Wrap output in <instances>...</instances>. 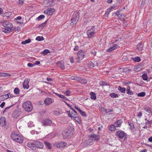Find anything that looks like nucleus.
I'll list each match as a JSON object with an SVG mask.
<instances>
[{"label":"nucleus","mask_w":152,"mask_h":152,"mask_svg":"<svg viewBox=\"0 0 152 152\" xmlns=\"http://www.w3.org/2000/svg\"><path fill=\"white\" fill-rule=\"evenodd\" d=\"M144 110L147 112L149 113L151 111L150 109L147 108H145L144 109Z\"/></svg>","instance_id":"nucleus-56"},{"label":"nucleus","mask_w":152,"mask_h":152,"mask_svg":"<svg viewBox=\"0 0 152 152\" xmlns=\"http://www.w3.org/2000/svg\"><path fill=\"white\" fill-rule=\"evenodd\" d=\"M23 141V138L20 135H19L18 137L17 138V139L15 141L19 143H22Z\"/></svg>","instance_id":"nucleus-20"},{"label":"nucleus","mask_w":152,"mask_h":152,"mask_svg":"<svg viewBox=\"0 0 152 152\" xmlns=\"http://www.w3.org/2000/svg\"><path fill=\"white\" fill-rule=\"evenodd\" d=\"M130 130L133 134H136L137 133L138 131L136 128H134V127L133 129H131Z\"/></svg>","instance_id":"nucleus-37"},{"label":"nucleus","mask_w":152,"mask_h":152,"mask_svg":"<svg viewBox=\"0 0 152 152\" xmlns=\"http://www.w3.org/2000/svg\"><path fill=\"white\" fill-rule=\"evenodd\" d=\"M45 143L49 149L51 148V145L50 143L47 142H45Z\"/></svg>","instance_id":"nucleus-47"},{"label":"nucleus","mask_w":152,"mask_h":152,"mask_svg":"<svg viewBox=\"0 0 152 152\" xmlns=\"http://www.w3.org/2000/svg\"><path fill=\"white\" fill-rule=\"evenodd\" d=\"M80 113L81 114V115L83 116H86V113L84 112L82 110L80 112Z\"/></svg>","instance_id":"nucleus-52"},{"label":"nucleus","mask_w":152,"mask_h":152,"mask_svg":"<svg viewBox=\"0 0 152 152\" xmlns=\"http://www.w3.org/2000/svg\"><path fill=\"white\" fill-rule=\"evenodd\" d=\"M22 106L24 109L27 112H29L31 111L33 108L32 103L28 101L23 103Z\"/></svg>","instance_id":"nucleus-2"},{"label":"nucleus","mask_w":152,"mask_h":152,"mask_svg":"<svg viewBox=\"0 0 152 152\" xmlns=\"http://www.w3.org/2000/svg\"><path fill=\"white\" fill-rule=\"evenodd\" d=\"M27 145L28 147L34 150L35 148V142L34 143H28Z\"/></svg>","instance_id":"nucleus-22"},{"label":"nucleus","mask_w":152,"mask_h":152,"mask_svg":"<svg viewBox=\"0 0 152 152\" xmlns=\"http://www.w3.org/2000/svg\"><path fill=\"white\" fill-rule=\"evenodd\" d=\"M77 58L79 61H80L83 59L84 57L85 53L82 50H80L77 53Z\"/></svg>","instance_id":"nucleus-6"},{"label":"nucleus","mask_w":152,"mask_h":152,"mask_svg":"<svg viewBox=\"0 0 152 152\" xmlns=\"http://www.w3.org/2000/svg\"><path fill=\"white\" fill-rule=\"evenodd\" d=\"M28 66L30 67H32L34 66V64L30 63H28L27 64Z\"/></svg>","instance_id":"nucleus-57"},{"label":"nucleus","mask_w":152,"mask_h":152,"mask_svg":"<svg viewBox=\"0 0 152 152\" xmlns=\"http://www.w3.org/2000/svg\"><path fill=\"white\" fill-rule=\"evenodd\" d=\"M71 129V128H68L67 129L62 131V133L64 138L66 139L69 137Z\"/></svg>","instance_id":"nucleus-3"},{"label":"nucleus","mask_w":152,"mask_h":152,"mask_svg":"<svg viewBox=\"0 0 152 152\" xmlns=\"http://www.w3.org/2000/svg\"><path fill=\"white\" fill-rule=\"evenodd\" d=\"M12 106H12H10L9 107H6L5 109L4 110V112H6L8 109H9L10 107H11Z\"/></svg>","instance_id":"nucleus-62"},{"label":"nucleus","mask_w":152,"mask_h":152,"mask_svg":"<svg viewBox=\"0 0 152 152\" xmlns=\"http://www.w3.org/2000/svg\"><path fill=\"white\" fill-rule=\"evenodd\" d=\"M142 77L143 79L144 80H147L148 78L147 75L146 74H143L142 75Z\"/></svg>","instance_id":"nucleus-45"},{"label":"nucleus","mask_w":152,"mask_h":152,"mask_svg":"<svg viewBox=\"0 0 152 152\" xmlns=\"http://www.w3.org/2000/svg\"><path fill=\"white\" fill-rule=\"evenodd\" d=\"M145 120L146 121L145 124L146 125H149L151 124V122L150 121H149L147 119V118L145 119Z\"/></svg>","instance_id":"nucleus-53"},{"label":"nucleus","mask_w":152,"mask_h":152,"mask_svg":"<svg viewBox=\"0 0 152 152\" xmlns=\"http://www.w3.org/2000/svg\"><path fill=\"white\" fill-rule=\"evenodd\" d=\"M71 93L69 91V90H67L65 91L64 94L67 96H69L70 95V93Z\"/></svg>","instance_id":"nucleus-48"},{"label":"nucleus","mask_w":152,"mask_h":152,"mask_svg":"<svg viewBox=\"0 0 152 152\" xmlns=\"http://www.w3.org/2000/svg\"><path fill=\"white\" fill-rule=\"evenodd\" d=\"M51 123V121L48 119L45 120L43 121V124L44 126L50 125Z\"/></svg>","instance_id":"nucleus-17"},{"label":"nucleus","mask_w":152,"mask_h":152,"mask_svg":"<svg viewBox=\"0 0 152 152\" xmlns=\"http://www.w3.org/2000/svg\"><path fill=\"white\" fill-rule=\"evenodd\" d=\"M67 145V144L65 142H60L59 143H56L54 145L56 147L58 148H62L65 147Z\"/></svg>","instance_id":"nucleus-9"},{"label":"nucleus","mask_w":152,"mask_h":152,"mask_svg":"<svg viewBox=\"0 0 152 152\" xmlns=\"http://www.w3.org/2000/svg\"><path fill=\"white\" fill-rule=\"evenodd\" d=\"M0 98L3 99H7L9 98V94H7L0 96Z\"/></svg>","instance_id":"nucleus-32"},{"label":"nucleus","mask_w":152,"mask_h":152,"mask_svg":"<svg viewBox=\"0 0 152 152\" xmlns=\"http://www.w3.org/2000/svg\"><path fill=\"white\" fill-rule=\"evenodd\" d=\"M67 113L68 114V116L70 117L71 118L75 117L77 115V112L74 109H73V111L71 113L70 111H67Z\"/></svg>","instance_id":"nucleus-7"},{"label":"nucleus","mask_w":152,"mask_h":152,"mask_svg":"<svg viewBox=\"0 0 152 152\" xmlns=\"http://www.w3.org/2000/svg\"><path fill=\"white\" fill-rule=\"evenodd\" d=\"M117 45L116 44H114L113 47L110 48L107 50V52H110L113 51L117 49Z\"/></svg>","instance_id":"nucleus-18"},{"label":"nucleus","mask_w":152,"mask_h":152,"mask_svg":"<svg viewBox=\"0 0 152 152\" xmlns=\"http://www.w3.org/2000/svg\"><path fill=\"white\" fill-rule=\"evenodd\" d=\"M121 11V10H118L116 12L115 14L120 20H124V18L126 16L123 14L120 13V12Z\"/></svg>","instance_id":"nucleus-8"},{"label":"nucleus","mask_w":152,"mask_h":152,"mask_svg":"<svg viewBox=\"0 0 152 152\" xmlns=\"http://www.w3.org/2000/svg\"><path fill=\"white\" fill-rule=\"evenodd\" d=\"M133 60L135 62H139L141 61V59L139 57L137 56L133 58Z\"/></svg>","instance_id":"nucleus-31"},{"label":"nucleus","mask_w":152,"mask_h":152,"mask_svg":"<svg viewBox=\"0 0 152 152\" xmlns=\"http://www.w3.org/2000/svg\"><path fill=\"white\" fill-rule=\"evenodd\" d=\"M80 18L79 13L77 12H75L74 13V15L72 18L71 20L72 23H76L78 21Z\"/></svg>","instance_id":"nucleus-4"},{"label":"nucleus","mask_w":152,"mask_h":152,"mask_svg":"<svg viewBox=\"0 0 152 152\" xmlns=\"http://www.w3.org/2000/svg\"><path fill=\"white\" fill-rule=\"evenodd\" d=\"M19 1V2L18 3L19 5L20 6L22 5L23 4V2L22 0H18Z\"/></svg>","instance_id":"nucleus-54"},{"label":"nucleus","mask_w":152,"mask_h":152,"mask_svg":"<svg viewBox=\"0 0 152 152\" xmlns=\"http://www.w3.org/2000/svg\"><path fill=\"white\" fill-rule=\"evenodd\" d=\"M10 75L8 73H1V76H4V77H8Z\"/></svg>","instance_id":"nucleus-44"},{"label":"nucleus","mask_w":152,"mask_h":152,"mask_svg":"<svg viewBox=\"0 0 152 152\" xmlns=\"http://www.w3.org/2000/svg\"><path fill=\"white\" fill-rule=\"evenodd\" d=\"M17 114V112L16 111V112L14 111L12 114V116L13 117H14V118H17L18 115H16V114Z\"/></svg>","instance_id":"nucleus-49"},{"label":"nucleus","mask_w":152,"mask_h":152,"mask_svg":"<svg viewBox=\"0 0 152 152\" xmlns=\"http://www.w3.org/2000/svg\"><path fill=\"white\" fill-rule=\"evenodd\" d=\"M78 81L80 83H81L86 84L87 83V81L84 78L83 79L79 78Z\"/></svg>","instance_id":"nucleus-28"},{"label":"nucleus","mask_w":152,"mask_h":152,"mask_svg":"<svg viewBox=\"0 0 152 152\" xmlns=\"http://www.w3.org/2000/svg\"><path fill=\"white\" fill-rule=\"evenodd\" d=\"M70 62L72 63H73L74 62V58L73 57H72L70 58H69Z\"/></svg>","instance_id":"nucleus-60"},{"label":"nucleus","mask_w":152,"mask_h":152,"mask_svg":"<svg viewBox=\"0 0 152 152\" xmlns=\"http://www.w3.org/2000/svg\"><path fill=\"white\" fill-rule=\"evenodd\" d=\"M94 142V140L93 139H91L90 137H89V139L88 140H85L84 143L85 145V146H86L87 145H91L93 144Z\"/></svg>","instance_id":"nucleus-10"},{"label":"nucleus","mask_w":152,"mask_h":152,"mask_svg":"<svg viewBox=\"0 0 152 152\" xmlns=\"http://www.w3.org/2000/svg\"><path fill=\"white\" fill-rule=\"evenodd\" d=\"M75 108L77 110H78L80 112L81 111V110L80 109L78 108L77 106H75Z\"/></svg>","instance_id":"nucleus-63"},{"label":"nucleus","mask_w":152,"mask_h":152,"mask_svg":"<svg viewBox=\"0 0 152 152\" xmlns=\"http://www.w3.org/2000/svg\"><path fill=\"white\" fill-rule=\"evenodd\" d=\"M19 134H17L15 132H12L11 135V137L12 140L15 141L17 139Z\"/></svg>","instance_id":"nucleus-16"},{"label":"nucleus","mask_w":152,"mask_h":152,"mask_svg":"<svg viewBox=\"0 0 152 152\" xmlns=\"http://www.w3.org/2000/svg\"><path fill=\"white\" fill-rule=\"evenodd\" d=\"M58 64L59 65V67L62 69H65V66L63 63H62L60 61H59L58 63Z\"/></svg>","instance_id":"nucleus-25"},{"label":"nucleus","mask_w":152,"mask_h":152,"mask_svg":"<svg viewBox=\"0 0 152 152\" xmlns=\"http://www.w3.org/2000/svg\"><path fill=\"white\" fill-rule=\"evenodd\" d=\"M73 118H74L75 120L78 123H79L80 121V118L79 117L77 116V115L76 116Z\"/></svg>","instance_id":"nucleus-40"},{"label":"nucleus","mask_w":152,"mask_h":152,"mask_svg":"<svg viewBox=\"0 0 152 152\" xmlns=\"http://www.w3.org/2000/svg\"><path fill=\"white\" fill-rule=\"evenodd\" d=\"M116 135L119 138L122 139L123 138H125L127 137V135L124 131L122 130H119L116 132Z\"/></svg>","instance_id":"nucleus-5"},{"label":"nucleus","mask_w":152,"mask_h":152,"mask_svg":"<svg viewBox=\"0 0 152 152\" xmlns=\"http://www.w3.org/2000/svg\"><path fill=\"white\" fill-rule=\"evenodd\" d=\"M123 121L121 120H119L116 121L115 123V126L118 127H120Z\"/></svg>","instance_id":"nucleus-21"},{"label":"nucleus","mask_w":152,"mask_h":152,"mask_svg":"<svg viewBox=\"0 0 152 152\" xmlns=\"http://www.w3.org/2000/svg\"><path fill=\"white\" fill-rule=\"evenodd\" d=\"M31 40L30 39H28L27 40H26L25 41H23L21 42V43L22 44H25L28 43L30 42Z\"/></svg>","instance_id":"nucleus-42"},{"label":"nucleus","mask_w":152,"mask_h":152,"mask_svg":"<svg viewBox=\"0 0 152 152\" xmlns=\"http://www.w3.org/2000/svg\"><path fill=\"white\" fill-rule=\"evenodd\" d=\"M109 129L111 131H114L116 129V127L114 125L112 124L109 126Z\"/></svg>","instance_id":"nucleus-29"},{"label":"nucleus","mask_w":152,"mask_h":152,"mask_svg":"<svg viewBox=\"0 0 152 152\" xmlns=\"http://www.w3.org/2000/svg\"><path fill=\"white\" fill-rule=\"evenodd\" d=\"M146 95V94L145 92H142L137 94V96L139 97H144Z\"/></svg>","instance_id":"nucleus-39"},{"label":"nucleus","mask_w":152,"mask_h":152,"mask_svg":"<svg viewBox=\"0 0 152 152\" xmlns=\"http://www.w3.org/2000/svg\"><path fill=\"white\" fill-rule=\"evenodd\" d=\"M110 96L112 98H115L118 97V95L115 93H113L111 94H110Z\"/></svg>","instance_id":"nucleus-33"},{"label":"nucleus","mask_w":152,"mask_h":152,"mask_svg":"<svg viewBox=\"0 0 152 152\" xmlns=\"http://www.w3.org/2000/svg\"><path fill=\"white\" fill-rule=\"evenodd\" d=\"M143 48V45L141 43H139L137 46V49L139 51H141Z\"/></svg>","instance_id":"nucleus-23"},{"label":"nucleus","mask_w":152,"mask_h":152,"mask_svg":"<svg viewBox=\"0 0 152 152\" xmlns=\"http://www.w3.org/2000/svg\"><path fill=\"white\" fill-rule=\"evenodd\" d=\"M45 17L44 15H41L39 16L37 18V20H40L43 19Z\"/></svg>","instance_id":"nucleus-41"},{"label":"nucleus","mask_w":152,"mask_h":152,"mask_svg":"<svg viewBox=\"0 0 152 152\" xmlns=\"http://www.w3.org/2000/svg\"><path fill=\"white\" fill-rule=\"evenodd\" d=\"M128 123L129 124V126H130L129 128L130 129H133L134 127V124L132 121L128 122Z\"/></svg>","instance_id":"nucleus-36"},{"label":"nucleus","mask_w":152,"mask_h":152,"mask_svg":"<svg viewBox=\"0 0 152 152\" xmlns=\"http://www.w3.org/2000/svg\"><path fill=\"white\" fill-rule=\"evenodd\" d=\"M55 11L54 9L51 8H49L44 11V13L48 15H51Z\"/></svg>","instance_id":"nucleus-11"},{"label":"nucleus","mask_w":152,"mask_h":152,"mask_svg":"<svg viewBox=\"0 0 152 152\" xmlns=\"http://www.w3.org/2000/svg\"><path fill=\"white\" fill-rule=\"evenodd\" d=\"M35 147H37V148H42L43 147V145L42 142L36 141L35 142Z\"/></svg>","instance_id":"nucleus-14"},{"label":"nucleus","mask_w":152,"mask_h":152,"mask_svg":"<svg viewBox=\"0 0 152 152\" xmlns=\"http://www.w3.org/2000/svg\"><path fill=\"white\" fill-rule=\"evenodd\" d=\"M118 90L120 91L121 93H124L126 91V88L124 87H122L119 86L118 88Z\"/></svg>","instance_id":"nucleus-26"},{"label":"nucleus","mask_w":152,"mask_h":152,"mask_svg":"<svg viewBox=\"0 0 152 152\" xmlns=\"http://www.w3.org/2000/svg\"><path fill=\"white\" fill-rule=\"evenodd\" d=\"M79 77L77 76H72L71 77V79L78 81Z\"/></svg>","instance_id":"nucleus-43"},{"label":"nucleus","mask_w":152,"mask_h":152,"mask_svg":"<svg viewBox=\"0 0 152 152\" xmlns=\"http://www.w3.org/2000/svg\"><path fill=\"white\" fill-rule=\"evenodd\" d=\"M53 94H55L57 96H58L60 98H61V97H62V95L61 94H57V93H55V92H53Z\"/></svg>","instance_id":"nucleus-61"},{"label":"nucleus","mask_w":152,"mask_h":152,"mask_svg":"<svg viewBox=\"0 0 152 152\" xmlns=\"http://www.w3.org/2000/svg\"><path fill=\"white\" fill-rule=\"evenodd\" d=\"M44 103L46 105H49L52 103V99L50 98H47L45 100Z\"/></svg>","instance_id":"nucleus-19"},{"label":"nucleus","mask_w":152,"mask_h":152,"mask_svg":"<svg viewBox=\"0 0 152 152\" xmlns=\"http://www.w3.org/2000/svg\"><path fill=\"white\" fill-rule=\"evenodd\" d=\"M53 113L54 115H56L57 116L60 114V113L58 112L56 110L53 111Z\"/></svg>","instance_id":"nucleus-51"},{"label":"nucleus","mask_w":152,"mask_h":152,"mask_svg":"<svg viewBox=\"0 0 152 152\" xmlns=\"http://www.w3.org/2000/svg\"><path fill=\"white\" fill-rule=\"evenodd\" d=\"M29 81L28 79H25L23 84V87L24 88L28 89V88L29 86L28 85V83Z\"/></svg>","instance_id":"nucleus-13"},{"label":"nucleus","mask_w":152,"mask_h":152,"mask_svg":"<svg viewBox=\"0 0 152 152\" xmlns=\"http://www.w3.org/2000/svg\"><path fill=\"white\" fill-rule=\"evenodd\" d=\"M94 31H89L87 32L88 36L89 38H91L94 34Z\"/></svg>","instance_id":"nucleus-24"},{"label":"nucleus","mask_w":152,"mask_h":152,"mask_svg":"<svg viewBox=\"0 0 152 152\" xmlns=\"http://www.w3.org/2000/svg\"><path fill=\"white\" fill-rule=\"evenodd\" d=\"M50 53V51L48 49L45 50L41 52V53L43 55H46L48 53Z\"/></svg>","instance_id":"nucleus-34"},{"label":"nucleus","mask_w":152,"mask_h":152,"mask_svg":"<svg viewBox=\"0 0 152 152\" xmlns=\"http://www.w3.org/2000/svg\"><path fill=\"white\" fill-rule=\"evenodd\" d=\"M5 118L4 117H1L0 118V126L2 127H4L6 125Z\"/></svg>","instance_id":"nucleus-12"},{"label":"nucleus","mask_w":152,"mask_h":152,"mask_svg":"<svg viewBox=\"0 0 152 152\" xmlns=\"http://www.w3.org/2000/svg\"><path fill=\"white\" fill-rule=\"evenodd\" d=\"M94 64L91 61H90L88 64V66L91 67H94Z\"/></svg>","instance_id":"nucleus-46"},{"label":"nucleus","mask_w":152,"mask_h":152,"mask_svg":"<svg viewBox=\"0 0 152 152\" xmlns=\"http://www.w3.org/2000/svg\"><path fill=\"white\" fill-rule=\"evenodd\" d=\"M90 95H91V98L92 99L95 100L96 99V95L95 93L91 92L90 93Z\"/></svg>","instance_id":"nucleus-30"},{"label":"nucleus","mask_w":152,"mask_h":152,"mask_svg":"<svg viewBox=\"0 0 152 152\" xmlns=\"http://www.w3.org/2000/svg\"><path fill=\"white\" fill-rule=\"evenodd\" d=\"M127 93L129 95H132L133 94V92L130 90V87L127 86L126 88Z\"/></svg>","instance_id":"nucleus-27"},{"label":"nucleus","mask_w":152,"mask_h":152,"mask_svg":"<svg viewBox=\"0 0 152 152\" xmlns=\"http://www.w3.org/2000/svg\"><path fill=\"white\" fill-rule=\"evenodd\" d=\"M148 140L150 142H152V136L148 138Z\"/></svg>","instance_id":"nucleus-64"},{"label":"nucleus","mask_w":152,"mask_h":152,"mask_svg":"<svg viewBox=\"0 0 152 152\" xmlns=\"http://www.w3.org/2000/svg\"><path fill=\"white\" fill-rule=\"evenodd\" d=\"M2 25L4 27L2 28V31L5 33H9L14 30V28H12V25L11 23L7 21L3 22Z\"/></svg>","instance_id":"nucleus-1"},{"label":"nucleus","mask_w":152,"mask_h":152,"mask_svg":"<svg viewBox=\"0 0 152 152\" xmlns=\"http://www.w3.org/2000/svg\"><path fill=\"white\" fill-rule=\"evenodd\" d=\"M36 39L38 41H40L44 40V38L42 36H38L36 38Z\"/></svg>","instance_id":"nucleus-35"},{"label":"nucleus","mask_w":152,"mask_h":152,"mask_svg":"<svg viewBox=\"0 0 152 152\" xmlns=\"http://www.w3.org/2000/svg\"><path fill=\"white\" fill-rule=\"evenodd\" d=\"M5 104V103L4 102H3L2 103L0 104V106L1 108H3Z\"/></svg>","instance_id":"nucleus-59"},{"label":"nucleus","mask_w":152,"mask_h":152,"mask_svg":"<svg viewBox=\"0 0 152 152\" xmlns=\"http://www.w3.org/2000/svg\"><path fill=\"white\" fill-rule=\"evenodd\" d=\"M14 93L16 94H18L20 92V90L18 88H15L14 90Z\"/></svg>","instance_id":"nucleus-38"},{"label":"nucleus","mask_w":152,"mask_h":152,"mask_svg":"<svg viewBox=\"0 0 152 152\" xmlns=\"http://www.w3.org/2000/svg\"><path fill=\"white\" fill-rule=\"evenodd\" d=\"M79 47L78 45H76L75 46V48L74 49V50L75 51H77L78 50Z\"/></svg>","instance_id":"nucleus-55"},{"label":"nucleus","mask_w":152,"mask_h":152,"mask_svg":"<svg viewBox=\"0 0 152 152\" xmlns=\"http://www.w3.org/2000/svg\"><path fill=\"white\" fill-rule=\"evenodd\" d=\"M46 1L47 2V6H50L52 4V2L51 1H50V0H46Z\"/></svg>","instance_id":"nucleus-50"},{"label":"nucleus","mask_w":152,"mask_h":152,"mask_svg":"<svg viewBox=\"0 0 152 152\" xmlns=\"http://www.w3.org/2000/svg\"><path fill=\"white\" fill-rule=\"evenodd\" d=\"M90 137L92 139H93L94 141H97L99 140V135L96 134H93L91 135Z\"/></svg>","instance_id":"nucleus-15"},{"label":"nucleus","mask_w":152,"mask_h":152,"mask_svg":"<svg viewBox=\"0 0 152 152\" xmlns=\"http://www.w3.org/2000/svg\"><path fill=\"white\" fill-rule=\"evenodd\" d=\"M142 116V113L141 112H140L137 115V116L139 118H140Z\"/></svg>","instance_id":"nucleus-58"}]
</instances>
